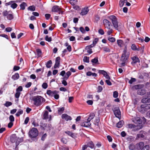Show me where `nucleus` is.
Wrapping results in <instances>:
<instances>
[{"instance_id": "nucleus-21", "label": "nucleus", "mask_w": 150, "mask_h": 150, "mask_svg": "<svg viewBox=\"0 0 150 150\" xmlns=\"http://www.w3.org/2000/svg\"><path fill=\"white\" fill-rule=\"evenodd\" d=\"M91 125L90 122L87 121H85L83 122L81 124V126L85 127H89Z\"/></svg>"}, {"instance_id": "nucleus-16", "label": "nucleus", "mask_w": 150, "mask_h": 150, "mask_svg": "<svg viewBox=\"0 0 150 150\" xmlns=\"http://www.w3.org/2000/svg\"><path fill=\"white\" fill-rule=\"evenodd\" d=\"M141 108L142 110L147 111L150 109V104L142 105Z\"/></svg>"}, {"instance_id": "nucleus-20", "label": "nucleus", "mask_w": 150, "mask_h": 150, "mask_svg": "<svg viewBox=\"0 0 150 150\" xmlns=\"http://www.w3.org/2000/svg\"><path fill=\"white\" fill-rule=\"evenodd\" d=\"M88 11V8H84L82 9L80 14L82 16L85 15L87 14Z\"/></svg>"}, {"instance_id": "nucleus-42", "label": "nucleus", "mask_w": 150, "mask_h": 150, "mask_svg": "<svg viewBox=\"0 0 150 150\" xmlns=\"http://www.w3.org/2000/svg\"><path fill=\"white\" fill-rule=\"evenodd\" d=\"M12 103L9 101H6V103L4 104V105L6 107H8L12 105Z\"/></svg>"}, {"instance_id": "nucleus-26", "label": "nucleus", "mask_w": 150, "mask_h": 150, "mask_svg": "<svg viewBox=\"0 0 150 150\" xmlns=\"http://www.w3.org/2000/svg\"><path fill=\"white\" fill-rule=\"evenodd\" d=\"M95 116V115L94 113H91L90 114L89 117L87 119V121L90 122L91 120L94 118Z\"/></svg>"}, {"instance_id": "nucleus-53", "label": "nucleus", "mask_w": 150, "mask_h": 150, "mask_svg": "<svg viewBox=\"0 0 150 150\" xmlns=\"http://www.w3.org/2000/svg\"><path fill=\"white\" fill-rule=\"evenodd\" d=\"M118 93L117 91H115L113 92V96L115 98H116L118 96Z\"/></svg>"}, {"instance_id": "nucleus-47", "label": "nucleus", "mask_w": 150, "mask_h": 150, "mask_svg": "<svg viewBox=\"0 0 150 150\" xmlns=\"http://www.w3.org/2000/svg\"><path fill=\"white\" fill-rule=\"evenodd\" d=\"M88 147H89L91 148H93L94 147V144L92 142H89L88 144Z\"/></svg>"}, {"instance_id": "nucleus-37", "label": "nucleus", "mask_w": 150, "mask_h": 150, "mask_svg": "<svg viewBox=\"0 0 150 150\" xmlns=\"http://www.w3.org/2000/svg\"><path fill=\"white\" fill-rule=\"evenodd\" d=\"M17 137L15 136H12L11 138V141L12 143L16 142Z\"/></svg>"}, {"instance_id": "nucleus-25", "label": "nucleus", "mask_w": 150, "mask_h": 150, "mask_svg": "<svg viewBox=\"0 0 150 150\" xmlns=\"http://www.w3.org/2000/svg\"><path fill=\"white\" fill-rule=\"evenodd\" d=\"M71 74V73L70 71L67 72L66 73V75L64 76V77L62 78L63 79L67 80L68 79L69 76Z\"/></svg>"}, {"instance_id": "nucleus-36", "label": "nucleus", "mask_w": 150, "mask_h": 150, "mask_svg": "<svg viewBox=\"0 0 150 150\" xmlns=\"http://www.w3.org/2000/svg\"><path fill=\"white\" fill-rule=\"evenodd\" d=\"M23 110L21 109H19L18 110V112L16 114V115L17 117H19L23 113Z\"/></svg>"}, {"instance_id": "nucleus-49", "label": "nucleus", "mask_w": 150, "mask_h": 150, "mask_svg": "<svg viewBox=\"0 0 150 150\" xmlns=\"http://www.w3.org/2000/svg\"><path fill=\"white\" fill-rule=\"evenodd\" d=\"M45 40L48 42H50L52 41V38L51 37H49L47 35L45 36Z\"/></svg>"}, {"instance_id": "nucleus-40", "label": "nucleus", "mask_w": 150, "mask_h": 150, "mask_svg": "<svg viewBox=\"0 0 150 150\" xmlns=\"http://www.w3.org/2000/svg\"><path fill=\"white\" fill-rule=\"evenodd\" d=\"M108 30L107 31V34L108 35H110L113 32V30L110 27L106 28Z\"/></svg>"}, {"instance_id": "nucleus-9", "label": "nucleus", "mask_w": 150, "mask_h": 150, "mask_svg": "<svg viewBox=\"0 0 150 150\" xmlns=\"http://www.w3.org/2000/svg\"><path fill=\"white\" fill-rule=\"evenodd\" d=\"M127 49L126 47H125L123 52V53L121 58V60L123 62H126L128 59L129 56L127 55Z\"/></svg>"}, {"instance_id": "nucleus-8", "label": "nucleus", "mask_w": 150, "mask_h": 150, "mask_svg": "<svg viewBox=\"0 0 150 150\" xmlns=\"http://www.w3.org/2000/svg\"><path fill=\"white\" fill-rule=\"evenodd\" d=\"M143 125H135L132 124H129L128 125V127L129 128L132 129L133 131H136L142 129L143 127Z\"/></svg>"}, {"instance_id": "nucleus-3", "label": "nucleus", "mask_w": 150, "mask_h": 150, "mask_svg": "<svg viewBox=\"0 0 150 150\" xmlns=\"http://www.w3.org/2000/svg\"><path fill=\"white\" fill-rule=\"evenodd\" d=\"M144 85L143 84H137L134 85L133 88L135 90H137V93L138 95L143 96L146 93V91L143 88Z\"/></svg>"}, {"instance_id": "nucleus-22", "label": "nucleus", "mask_w": 150, "mask_h": 150, "mask_svg": "<svg viewBox=\"0 0 150 150\" xmlns=\"http://www.w3.org/2000/svg\"><path fill=\"white\" fill-rule=\"evenodd\" d=\"M92 45L87 46L85 48V50H87V52L89 54H91L93 52L91 48L93 47Z\"/></svg>"}, {"instance_id": "nucleus-59", "label": "nucleus", "mask_w": 150, "mask_h": 150, "mask_svg": "<svg viewBox=\"0 0 150 150\" xmlns=\"http://www.w3.org/2000/svg\"><path fill=\"white\" fill-rule=\"evenodd\" d=\"M103 50L106 52H110V50L107 47H105L103 48Z\"/></svg>"}, {"instance_id": "nucleus-1", "label": "nucleus", "mask_w": 150, "mask_h": 150, "mask_svg": "<svg viewBox=\"0 0 150 150\" xmlns=\"http://www.w3.org/2000/svg\"><path fill=\"white\" fill-rule=\"evenodd\" d=\"M32 102L36 106L38 107L42 104L41 101H45V99L39 96H34L30 98Z\"/></svg>"}, {"instance_id": "nucleus-35", "label": "nucleus", "mask_w": 150, "mask_h": 150, "mask_svg": "<svg viewBox=\"0 0 150 150\" xmlns=\"http://www.w3.org/2000/svg\"><path fill=\"white\" fill-rule=\"evenodd\" d=\"M124 122L123 121H120L116 124V126L118 128L121 127L123 124Z\"/></svg>"}, {"instance_id": "nucleus-14", "label": "nucleus", "mask_w": 150, "mask_h": 150, "mask_svg": "<svg viewBox=\"0 0 150 150\" xmlns=\"http://www.w3.org/2000/svg\"><path fill=\"white\" fill-rule=\"evenodd\" d=\"M103 23L105 28L110 27L111 25V22L107 19H104L103 21Z\"/></svg>"}, {"instance_id": "nucleus-32", "label": "nucleus", "mask_w": 150, "mask_h": 150, "mask_svg": "<svg viewBox=\"0 0 150 150\" xmlns=\"http://www.w3.org/2000/svg\"><path fill=\"white\" fill-rule=\"evenodd\" d=\"M127 0H121L119 2V6L121 7L123 6L124 4L126 3Z\"/></svg>"}, {"instance_id": "nucleus-11", "label": "nucleus", "mask_w": 150, "mask_h": 150, "mask_svg": "<svg viewBox=\"0 0 150 150\" xmlns=\"http://www.w3.org/2000/svg\"><path fill=\"white\" fill-rule=\"evenodd\" d=\"M114 114L115 116L120 118L121 117V112L119 108H115L114 111Z\"/></svg>"}, {"instance_id": "nucleus-56", "label": "nucleus", "mask_w": 150, "mask_h": 150, "mask_svg": "<svg viewBox=\"0 0 150 150\" xmlns=\"http://www.w3.org/2000/svg\"><path fill=\"white\" fill-rule=\"evenodd\" d=\"M21 93H19V92H16L15 94V97L16 98H19V97L20 96Z\"/></svg>"}, {"instance_id": "nucleus-5", "label": "nucleus", "mask_w": 150, "mask_h": 150, "mask_svg": "<svg viewBox=\"0 0 150 150\" xmlns=\"http://www.w3.org/2000/svg\"><path fill=\"white\" fill-rule=\"evenodd\" d=\"M59 91H52L50 90H48L47 91V94L49 96L51 97H54L56 99H58L59 98Z\"/></svg>"}, {"instance_id": "nucleus-23", "label": "nucleus", "mask_w": 150, "mask_h": 150, "mask_svg": "<svg viewBox=\"0 0 150 150\" xmlns=\"http://www.w3.org/2000/svg\"><path fill=\"white\" fill-rule=\"evenodd\" d=\"M142 103H146L150 102V98H144L141 100Z\"/></svg>"}, {"instance_id": "nucleus-39", "label": "nucleus", "mask_w": 150, "mask_h": 150, "mask_svg": "<svg viewBox=\"0 0 150 150\" xmlns=\"http://www.w3.org/2000/svg\"><path fill=\"white\" fill-rule=\"evenodd\" d=\"M26 6V4L25 3L23 2L20 5L21 9L24 10L25 9V6Z\"/></svg>"}, {"instance_id": "nucleus-13", "label": "nucleus", "mask_w": 150, "mask_h": 150, "mask_svg": "<svg viewBox=\"0 0 150 150\" xmlns=\"http://www.w3.org/2000/svg\"><path fill=\"white\" fill-rule=\"evenodd\" d=\"M145 132L144 131H141L140 133L137 134L136 139H144L145 135Z\"/></svg>"}, {"instance_id": "nucleus-18", "label": "nucleus", "mask_w": 150, "mask_h": 150, "mask_svg": "<svg viewBox=\"0 0 150 150\" xmlns=\"http://www.w3.org/2000/svg\"><path fill=\"white\" fill-rule=\"evenodd\" d=\"M60 58L59 57H58L56 58L55 59V63L54 67L55 69L59 67L60 64Z\"/></svg>"}, {"instance_id": "nucleus-29", "label": "nucleus", "mask_w": 150, "mask_h": 150, "mask_svg": "<svg viewBox=\"0 0 150 150\" xmlns=\"http://www.w3.org/2000/svg\"><path fill=\"white\" fill-rule=\"evenodd\" d=\"M78 1L77 0H70L69 3L72 6H74L77 4Z\"/></svg>"}, {"instance_id": "nucleus-2", "label": "nucleus", "mask_w": 150, "mask_h": 150, "mask_svg": "<svg viewBox=\"0 0 150 150\" xmlns=\"http://www.w3.org/2000/svg\"><path fill=\"white\" fill-rule=\"evenodd\" d=\"M108 18L111 21L114 27L116 30H119V27L120 29L123 28V26L122 25H120L119 24L118 25L117 19L115 16L111 15L108 16Z\"/></svg>"}, {"instance_id": "nucleus-43", "label": "nucleus", "mask_w": 150, "mask_h": 150, "mask_svg": "<svg viewBox=\"0 0 150 150\" xmlns=\"http://www.w3.org/2000/svg\"><path fill=\"white\" fill-rule=\"evenodd\" d=\"M98 41V38H96L93 41V44H91L93 47H94L97 43Z\"/></svg>"}, {"instance_id": "nucleus-57", "label": "nucleus", "mask_w": 150, "mask_h": 150, "mask_svg": "<svg viewBox=\"0 0 150 150\" xmlns=\"http://www.w3.org/2000/svg\"><path fill=\"white\" fill-rule=\"evenodd\" d=\"M103 90V88L101 86H98V87L97 92L98 93L101 92Z\"/></svg>"}, {"instance_id": "nucleus-30", "label": "nucleus", "mask_w": 150, "mask_h": 150, "mask_svg": "<svg viewBox=\"0 0 150 150\" xmlns=\"http://www.w3.org/2000/svg\"><path fill=\"white\" fill-rule=\"evenodd\" d=\"M43 116L44 119H47L48 118V112L47 111H45Z\"/></svg>"}, {"instance_id": "nucleus-17", "label": "nucleus", "mask_w": 150, "mask_h": 150, "mask_svg": "<svg viewBox=\"0 0 150 150\" xmlns=\"http://www.w3.org/2000/svg\"><path fill=\"white\" fill-rule=\"evenodd\" d=\"M133 61L132 62V64H135L137 62H140V60L137 56H134L132 57Z\"/></svg>"}, {"instance_id": "nucleus-6", "label": "nucleus", "mask_w": 150, "mask_h": 150, "mask_svg": "<svg viewBox=\"0 0 150 150\" xmlns=\"http://www.w3.org/2000/svg\"><path fill=\"white\" fill-rule=\"evenodd\" d=\"M38 134V131L37 129L35 128H32L29 132V135L31 138L36 137Z\"/></svg>"}, {"instance_id": "nucleus-27", "label": "nucleus", "mask_w": 150, "mask_h": 150, "mask_svg": "<svg viewBox=\"0 0 150 150\" xmlns=\"http://www.w3.org/2000/svg\"><path fill=\"white\" fill-rule=\"evenodd\" d=\"M19 77V74L18 73H16L12 76L11 78L13 80H15L18 79Z\"/></svg>"}, {"instance_id": "nucleus-61", "label": "nucleus", "mask_w": 150, "mask_h": 150, "mask_svg": "<svg viewBox=\"0 0 150 150\" xmlns=\"http://www.w3.org/2000/svg\"><path fill=\"white\" fill-rule=\"evenodd\" d=\"M31 84L32 83L31 82H28L25 85V87L27 88H28L31 86Z\"/></svg>"}, {"instance_id": "nucleus-46", "label": "nucleus", "mask_w": 150, "mask_h": 150, "mask_svg": "<svg viewBox=\"0 0 150 150\" xmlns=\"http://www.w3.org/2000/svg\"><path fill=\"white\" fill-rule=\"evenodd\" d=\"M108 39L110 42H114L115 40V38L113 37H109L108 38Z\"/></svg>"}, {"instance_id": "nucleus-7", "label": "nucleus", "mask_w": 150, "mask_h": 150, "mask_svg": "<svg viewBox=\"0 0 150 150\" xmlns=\"http://www.w3.org/2000/svg\"><path fill=\"white\" fill-rule=\"evenodd\" d=\"M3 15L6 17L7 19L9 20H11L13 18V13L11 11H5L3 12Z\"/></svg>"}, {"instance_id": "nucleus-41", "label": "nucleus", "mask_w": 150, "mask_h": 150, "mask_svg": "<svg viewBox=\"0 0 150 150\" xmlns=\"http://www.w3.org/2000/svg\"><path fill=\"white\" fill-rule=\"evenodd\" d=\"M83 61L84 62L86 63H89V57L87 56L84 57L83 59Z\"/></svg>"}, {"instance_id": "nucleus-51", "label": "nucleus", "mask_w": 150, "mask_h": 150, "mask_svg": "<svg viewBox=\"0 0 150 150\" xmlns=\"http://www.w3.org/2000/svg\"><path fill=\"white\" fill-rule=\"evenodd\" d=\"M136 81V79L135 78H131V79L129 81V83L130 84L132 83L133 82Z\"/></svg>"}, {"instance_id": "nucleus-33", "label": "nucleus", "mask_w": 150, "mask_h": 150, "mask_svg": "<svg viewBox=\"0 0 150 150\" xmlns=\"http://www.w3.org/2000/svg\"><path fill=\"white\" fill-rule=\"evenodd\" d=\"M23 141V139L22 138H20L17 137L16 142V146H17L19 144V143Z\"/></svg>"}, {"instance_id": "nucleus-15", "label": "nucleus", "mask_w": 150, "mask_h": 150, "mask_svg": "<svg viewBox=\"0 0 150 150\" xmlns=\"http://www.w3.org/2000/svg\"><path fill=\"white\" fill-rule=\"evenodd\" d=\"M131 49L134 51H139L142 50V51H143V50L142 48H140L138 45H135V44H133L132 45Z\"/></svg>"}, {"instance_id": "nucleus-48", "label": "nucleus", "mask_w": 150, "mask_h": 150, "mask_svg": "<svg viewBox=\"0 0 150 150\" xmlns=\"http://www.w3.org/2000/svg\"><path fill=\"white\" fill-rule=\"evenodd\" d=\"M91 62L93 63H94L95 64L97 63L98 62V57H97L95 58L94 59H92L91 60Z\"/></svg>"}, {"instance_id": "nucleus-52", "label": "nucleus", "mask_w": 150, "mask_h": 150, "mask_svg": "<svg viewBox=\"0 0 150 150\" xmlns=\"http://www.w3.org/2000/svg\"><path fill=\"white\" fill-rule=\"evenodd\" d=\"M48 87V85L46 83H44L42 85V88L45 89L47 88Z\"/></svg>"}, {"instance_id": "nucleus-10", "label": "nucleus", "mask_w": 150, "mask_h": 150, "mask_svg": "<svg viewBox=\"0 0 150 150\" xmlns=\"http://www.w3.org/2000/svg\"><path fill=\"white\" fill-rule=\"evenodd\" d=\"M52 11L55 12H58L59 14H62L63 12L61 10V8L58 6L55 5L53 6Z\"/></svg>"}, {"instance_id": "nucleus-62", "label": "nucleus", "mask_w": 150, "mask_h": 150, "mask_svg": "<svg viewBox=\"0 0 150 150\" xmlns=\"http://www.w3.org/2000/svg\"><path fill=\"white\" fill-rule=\"evenodd\" d=\"M98 33L101 35H103L104 33V32L103 30L101 29H100L99 30Z\"/></svg>"}, {"instance_id": "nucleus-44", "label": "nucleus", "mask_w": 150, "mask_h": 150, "mask_svg": "<svg viewBox=\"0 0 150 150\" xmlns=\"http://www.w3.org/2000/svg\"><path fill=\"white\" fill-rule=\"evenodd\" d=\"M17 4L14 3V1H13V3H12L11 7L14 9L16 8L17 7Z\"/></svg>"}, {"instance_id": "nucleus-19", "label": "nucleus", "mask_w": 150, "mask_h": 150, "mask_svg": "<svg viewBox=\"0 0 150 150\" xmlns=\"http://www.w3.org/2000/svg\"><path fill=\"white\" fill-rule=\"evenodd\" d=\"M62 119H64L67 121L70 120L72 119L71 117L66 114H63L62 115Z\"/></svg>"}, {"instance_id": "nucleus-54", "label": "nucleus", "mask_w": 150, "mask_h": 150, "mask_svg": "<svg viewBox=\"0 0 150 150\" xmlns=\"http://www.w3.org/2000/svg\"><path fill=\"white\" fill-rule=\"evenodd\" d=\"M9 119L10 122H13L14 121V117L12 115H11L10 116Z\"/></svg>"}, {"instance_id": "nucleus-4", "label": "nucleus", "mask_w": 150, "mask_h": 150, "mask_svg": "<svg viewBox=\"0 0 150 150\" xmlns=\"http://www.w3.org/2000/svg\"><path fill=\"white\" fill-rule=\"evenodd\" d=\"M136 149L137 150H149L150 147L149 145H144L143 142H140L136 144Z\"/></svg>"}, {"instance_id": "nucleus-24", "label": "nucleus", "mask_w": 150, "mask_h": 150, "mask_svg": "<svg viewBox=\"0 0 150 150\" xmlns=\"http://www.w3.org/2000/svg\"><path fill=\"white\" fill-rule=\"evenodd\" d=\"M86 75L88 76H92L93 77H96L97 76V74L96 73H92L90 71H88L86 73Z\"/></svg>"}, {"instance_id": "nucleus-60", "label": "nucleus", "mask_w": 150, "mask_h": 150, "mask_svg": "<svg viewBox=\"0 0 150 150\" xmlns=\"http://www.w3.org/2000/svg\"><path fill=\"white\" fill-rule=\"evenodd\" d=\"M36 52L38 55L40 56L41 55L42 52L41 50L40 49H37Z\"/></svg>"}, {"instance_id": "nucleus-31", "label": "nucleus", "mask_w": 150, "mask_h": 150, "mask_svg": "<svg viewBox=\"0 0 150 150\" xmlns=\"http://www.w3.org/2000/svg\"><path fill=\"white\" fill-rule=\"evenodd\" d=\"M117 43L118 45L120 47H121L124 43L123 41L121 40H117Z\"/></svg>"}, {"instance_id": "nucleus-34", "label": "nucleus", "mask_w": 150, "mask_h": 150, "mask_svg": "<svg viewBox=\"0 0 150 150\" xmlns=\"http://www.w3.org/2000/svg\"><path fill=\"white\" fill-rule=\"evenodd\" d=\"M64 110V109L63 107L58 108V113L59 115H61L63 113Z\"/></svg>"}, {"instance_id": "nucleus-55", "label": "nucleus", "mask_w": 150, "mask_h": 150, "mask_svg": "<svg viewBox=\"0 0 150 150\" xmlns=\"http://www.w3.org/2000/svg\"><path fill=\"white\" fill-rule=\"evenodd\" d=\"M66 133L72 137H74V133L70 132L68 131L67 132H66Z\"/></svg>"}, {"instance_id": "nucleus-28", "label": "nucleus", "mask_w": 150, "mask_h": 150, "mask_svg": "<svg viewBox=\"0 0 150 150\" xmlns=\"http://www.w3.org/2000/svg\"><path fill=\"white\" fill-rule=\"evenodd\" d=\"M129 148L130 150H134L136 149V145H135L133 144H129Z\"/></svg>"}, {"instance_id": "nucleus-45", "label": "nucleus", "mask_w": 150, "mask_h": 150, "mask_svg": "<svg viewBox=\"0 0 150 150\" xmlns=\"http://www.w3.org/2000/svg\"><path fill=\"white\" fill-rule=\"evenodd\" d=\"M28 9L31 11H34L35 10V7L33 6H30L28 8Z\"/></svg>"}, {"instance_id": "nucleus-63", "label": "nucleus", "mask_w": 150, "mask_h": 150, "mask_svg": "<svg viewBox=\"0 0 150 150\" xmlns=\"http://www.w3.org/2000/svg\"><path fill=\"white\" fill-rule=\"evenodd\" d=\"M45 17L46 18V19L47 20H48L49 18H50L51 15L50 14H45Z\"/></svg>"}, {"instance_id": "nucleus-64", "label": "nucleus", "mask_w": 150, "mask_h": 150, "mask_svg": "<svg viewBox=\"0 0 150 150\" xmlns=\"http://www.w3.org/2000/svg\"><path fill=\"white\" fill-rule=\"evenodd\" d=\"M29 120V118L28 117H26L25 121H24V123L25 124H27Z\"/></svg>"}, {"instance_id": "nucleus-50", "label": "nucleus", "mask_w": 150, "mask_h": 150, "mask_svg": "<svg viewBox=\"0 0 150 150\" xmlns=\"http://www.w3.org/2000/svg\"><path fill=\"white\" fill-rule=\"evenodd\" d=\"M23 90V88L21 86H19L16 89V92L21 93Z\"/></svg>"}, {"instance_id": "nucleus-58", "label": "nucleus", "mask_w": 150, "mask_h": 150, "mask_svg": "<svg viewBox=\"0 0 150 150\" xmlns=\"http://www.w3.org/2000/svg\"><path fill=\"white\" fill-rule=\"evenodd\" d=\"M103 76L106 79H108L109 80L110 79V77L109 75L106 72L105 73V74Z\"/></svg>"}, {"instance_id": "nucleus-38", "label": "nucleus", "mask_w": 150, "mask_h": 150, "mask_svg": "<svg viewBox=\"0 0 150 150\" xmlns=\"http://www.w3.org/2000/svg\"><path fill=\"white\" fill-rule=\"evenodd\" d=\"M52 63V62L51 60L48 61L46 63V67L47 68H50L51 67Z\"/></svg>"}, {"instance_id": "nucleus-12", "label": "nucleus", "mask_w": 150, "mask_h": 150, "mask_svg": "<svg viewBox=\"0 0 150 150\" xmlns=\"http://www.w3.org/2000/svg\"><path fill=\"white\" fill-rule=\"evenodd\" d=\"M132 121L136 124H138L139 125H142L141 124L142 122V120L140 118L138 117H134L132 118Z\"/></svg>"}]
</instances>
